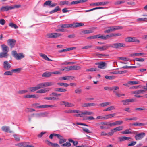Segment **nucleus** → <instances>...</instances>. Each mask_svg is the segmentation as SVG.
<instances>
[{"mask_svg": "<svg viewBox=\"0 0 147 147\" xmlns=\"http://www.w3.org/2000/svg\"><path fill=\"white\" fill-rule=\"evenodd\" d=\"M84 25V24L81 23L76 22L72 24H65L60 25L61 28H76L82 26Z\"/></svg>", "mask_w": 147, "mask_h": 147, "instance_id": "obj_1", "label": "nucleus"}, {"mask_svg": "<svg viewBox=\"0 0 147 147\" xmlns=\"http://www.w3.org/2000/svg\"><path fill=\"white\" fill-rule=\"evenodd\" d=\"M12 55L18 60H19L22 58L24 57V56L23 55V53H20L18 54L16 51H13L12 52Z\"/></svg>", "mask_w": 147, "mask_h": 147, "instance_id": "obj_2", "label": "nucleus"}, {"mask_svg": "<svg viewBox=\"0 0 147 147\" xmlns=\"http://www.w3.org/2000/svg\"><path fill=\"white\" fill-rule=\"evenodd\" d=\"M108 28H109L108 29L104 31V33H109L116 30L121 29L122 28V27L118 26H111L108 27Z\"/></svg>", "mask_w": 147, "mask_h": 147, "instance_id": "obj_3", "label": "nucleus"}, {"mask_svg": "<svg viewBox=\"0 0 147 147\" xmlns=\"http://www.w3.org/2000/svg\"><path fill=\"white\" fill-rule=\"evenodd\" d=\"M39 104L38 103H34L32 105V106L35 108L38 109L45 108H48V107H54V106L53 105H43L39 106L38 105Z\"/></svg>", "mask_w": 147, "mask_h": 147, "instance_id": "obj_4", "label": "nucleus"}, {"mask_svg": "<svg viewBox=\"0 0 147 147\" xmlns=\"http://www.w3.org/2000/svg\"><path fill=\"white\" fill-rule=\"evenodd\" d=\"M10 62L6 61L3 62V69L7 70H10L11 68V65L9 63Z\"/></svg>", "mask_w": 147, "mask_h": 147, "instance_id": "obj_5", "label": "nucleus"}, {"mask_svg": "<svg viewBox=\"0 0 147 147\" xmlns=\"http://www.w3.org/2000/svg\"><path fill=\"white\" fill-rule=\"evenodd\" d=\"M57 4L55 3H52L51 0H48L45 1L43 4L44 7L48 6L50 7H53L57 5Z\"/></svg>", "mask_w": 147, "mask_h": 147, "instance_id": "obj_6", "label": "nucleus"}, {"mask_svg": "<svg viewBox=\"0 0 147 147\" xmlns=\"http://www.w3.org/2000/svg\"><path fill=\"white\" fill-rule=\"evenodd\" d=\"M111 47L115 48L116 49L119 48L121 47H126L125 44L123 43H116L113 44L112 45H111Z\"/></svg>", "mask_w": 147, "mask_h": 147, "instance_id": "obj_7", "label": "nucleus"}, {"mask_svg": "<svg viewBox=\"0 0 147 147\" xmlns=\"http://www.w3.org/2000/svg\"><path fill=\"white\" fill-rule=\"evenodd\" d=\"M60 105H65L66 107H72L74 106L75 105L71 103H69L67 102L62 101L60 102Z\"/></svg>", "mask_w": 147, "mask_h": 147, "instance_id": "obj_8", "label": "nucleus"}, {"mask_svg": "<svg viewBox=\"0 0 147 147\" xmlns=\"http://www.w3.org/2000/svg\"><path fill=\"white\" fill-rule=\"evenodd\" d=\"M109 3V2L108 1L98 2L95 3H91L90 5V6L95 5L96 6H98L100 5H107Z\"/></svg>", "mask_w": 147, "mask_h": 147, "instance_id": "obj_9", "label": "nucleus"}, {"mask_svg": "<svg viewBox=\"0 0 147 147\" xmlns=\"http://www.w3.org/2000/svg\"><path fill=\"white\" fill-rule=\"evenodd\" d=\"M123 128V126H119L115 128H114L111 130V131L109 132V134L110 135H113L114 132V130L116 131H119L122 130Z\"/></svg>", "mask_w": 147, "mask_h": 147, "instance_id": "obj_10", "label": "nucleus"}, {"mask_svg": "<svg viewBox=\"0 0 147 147\" xmlns=\"http://www.w3.org/2000/svg\"><path fill=\"white\" fill-rule=\"evenodd\" d=\"M74 78V77L71 76H65L61 77L59 78V79L61 80H66L69 81H71L73 80Z\"/></svg>", "mask_w": 147, "mask_h": 147, "instance_id": "obj_11", "label": "nucleus"}, {"mask_svg": "<svg viewBox=\"0 0 147 147\" xmlns=\"http://www.w3.org/2000/svg\"><path fill=\"white\" fill-rule=\"evenodd\" d=\"M145 135L144 133H141L136 135L135 136V138L136 140H140Z\"/></svg>", "mask_w": 147, "mask_h": 147, "instance_id": "obj_12", "label": "nucleus"}, {"mask_svg": "<svg viewBox=\"0 0 147 147\" xmlns=\"http://www.w3.org/2000/svg\"><path fill=\"white\" fill-rule=\"evenodd\" d=\"M96 65H98V67L101 69H104L106 65V63L103 62H101L98 63H96Z\"/></svg>", "mask_w": 147, "mask_h": 147, "instance_id": "obj_13", "label": "nucleus"}, {"mask_svg": "<svg viewBox=\"0 0 147 147\" xmlns=\"http://www.w3.org/2000/svg\"><path fill=\"white\" fill-rule=\"evenodd\" d=\"M7 43L10 46L11 48L13 47L16 43V40L13 39H9L7 41Z\"/></svg>", "mask_w": 147, "mask_h": 147, "instance_id": "obj_14", "label": "nucleus"}, {"mask_svg": "<svg viewBox=\"0 0 147 147\" xmlns=\"http://www.w3.org/2000/svg\"><path fill=\"white\" fill-rule=\"evenodd\" d=\"M15 8L14 7L12 6H3L0 9L1 11L3 12L4 11H7L9 10H11Z\"/></svg>", "mask_w": 147, "mask_h": 147, "instance_id": "obj_15", "label": "nucleus"}, {"mask_svg": "<svg viewBox=\"0 0 147 147\" xmlns=\"http://www.w3.org/2000/svg\"><path fill=\"white\" fill-rule=\"evenodd\" d=\"M135 101V100L134 99H129L121 101V102H123L124 105H126L128 104L129 102H133Z\"/></svg>", "mask_w": 147, "mask_h": 147, "instance_id": "obj_16", "label": "nucleus"}, {"mask_svg": "<svg viewBox=\"0 0 147 147\" xmlns=\"http://www.w3.org/2000/svg\"><path fill=\"white\" fill-rule=\"evenodd\" d=\"M112 47L111 45H104L102 47L97 46L96 48L100 51H103L108 49L109 48Z\"/></svg>", "mask_w": 147, "mask_h": 147, "instance_id": "obj_17", "label": "nucleus"}, {"mask_svg": "<svg viewBox=\"0 0 147 147\" xmlns=\"http://www.w3.org/2000/svg\"><path fill=\"white\" fill-rule=\"evenodd\" d=\"M46 142H47V144L49 146H51L52 147H59V145L57 143H53L47 140H45Z\"/></svg>", "mask_w": 147, "mask_h": 147, "instance_id": "obj_18", "label": "nucleus"}, {"mask_svg": "<svg viewBox=\"0 0 147 147\" xmlns=\"http://www.w3.org/2000/svg\"><path fill=\"white\" fill-rule=\"evenodd\" d=\"M50 89L49 88H47L41 89L36 92L37 93H45L49 91Z\"/></svg>", "mask_w": 147, "mask_h": 147, "instance_id": "obj_19", "label": "nucleus"}, {"mask_svg": "<svg viewBox=\"0 0 147 147\" xmlns=\"http://www.w3.org/2000/svg\"><path fill=\"white\" fill-rule=\"evenodd\" d=\"M1 47L3 52L8 53L9 51L8 47L4 44L1 45Z\"/></svg>", "mask_w": 147, "mask_h": 147, "instance_id": "obj_20", "label": "nucleus"}, {"mask_svg": "<svg viewBox=\"0 0 147 147\" xmlns=\"http://www.w3.org/2000/svg\"><path fill=\"white\" fill-rule=\"evenodd\" d=\"M131 138L130 137H127L126 136L121 137L118 138V139L120 142L124 141L125 140H129V139H131Z\"/></svg>", "mask_w": 147, "mask_h": 147, "instance_id": "obj_21", "label": "nucleus"}, {"mask_svg": "<svg viewBox=\"0 0 147 147\" xmlns=\"http://www.w3.org/2000/svg\"><path fill=\"white\" fill-rule=\"evenodd\" d=\"M8 55V53L7 52H1L0 53V58H7Z\"/></svg>", "mask_w": 147, "mask_h": 147, "instance_id": "obj_22", "label": "nucleus"}, {"mask_svg": "<svg viewBox=\"0 0 147 147\" xmlns=\"http://www.w3.org/2000/svg\"><path fill=\"white\" fill-rule=\"evenodd\" d=\"M39 55L40 56H41L43 58V59H45L46 60L49 61H52V60L50 59L47 56L45 55V54L40 53L39 54Z\"/></svg>", "mask_w": 147, "mask_h": 147, "instance_id": "obj_23", "label": "nucleus"}, {"mask_svg": "<svg viewBox=\"0 0 147 147\" xmlns=\"http://www.w3.org/2000/svg\"><path fill=\"white\" fill-rule=\"evenodd\" d=\"M115 113L111 114L105 115V119H107L109 118H111L115 116Z\"/></svg>", "mask_w": 147, "mask_h": 147, "instance_id": "obj_24", "label": "nucleus"}, {"mask_svg": "<svg viewBox=\"0 0 147 147\" xmlns=\"http://www.w3.org/2000/svg\"><path fill=\"white\" fill-rule=\"evenodd\" d=\"M58 139L59 140V143L60 144L64 143L66 141V140L61 135L60 136Z\"/></svg>", "mask_w": 147, "mask_h": 147, "instance_id": "obj_25", "label": "nucleus"}, {"mask_svg": "<svg viewBox=\"0 0 147 147\" xmlns=\"http://www.w3.org/2000/svg\"><path fill=\"white\" fill-rule=\"evenodd\" d=\"M96 105L94 103H85L83 104L82 105V107H90V106H94Z\"/></svg>", "mask_w": 147, "mask_h": 147, "instance_id": "obj_26", "label": "nucleus"}, {"mask_svg": "<svg viewBox=\"0 0 147 147\" xmlns=\"http://www.w3.org/2000/svg\"><path fill=\"white\" fill-rule=\"evenodd\" d=\"M71 70H78L81 69V67L79 66L74 65L71 66Z\"/></svg>", "mask_w": 147, "mask_h": 147, "instance_id": "obj_27", "label": "nucleus"}, {"mask_svg": "<svg viewBox=\"0 0 147 147\" xmlns=\"http://www.w3.org/2000/svg\"><path fill=\"white\" fill-rule=\"evenodd\" d=\"M2 129L3 131H5L7 132H10L9 131V127L4 126L2 127Z\"/></svg>", "mask_w": 147, "mask_h": 147, "instance_id": "obj_28", "label": "nucleus"}, {"mask_svg": "<svg viewBox=\"0 0 147 147\" xmlns=\"http://www.w3.org/2000/svg\"><path fill=\"white\" fill-rule=\"evenodd\" d=\"M52 74L51 72H46L44 73L42 75V77H49Z\"/></svg>", "mask_w": 147, "mask_h": 147, "instance_id": "obj_29", "label": "nucleus"}, {"mask_svg": "<svg viewBox=\"0 0 147 147\" xmlns=\"http://www.w3.org/2000/svg\"><path fill=\"white\" fill-rule=\"evenodd\" d=\"M61 10V9L59 8V7L58 6H57L53 10L50 12V13L52 14L55 12H57L58 11H59Z\"/></svg>", "mask_w": 147, "mask_h": 147, "instance_id": "obj_30", "label": "nucleus"}, {"mask_svg": "<svg viewBox=\"0 0 147 147\" xmlns=\"http://www.w3.org/2000/svg\"><path fill=\"white\" fill-rule=\"evenodd\" d=\"M44 83L45 87L53 86L54 84V83L53 82H45Z\"/></svg>", "mask_w": 147, "mask_h": 147, "instance_id": "obj_31", "label": "nucleus"}, {"mask_svg": "<svg viewBox=\"0 0 147 147\" xmlns=\"http://www.w3.org/2000/svg\"><path fill=\"white\" fill-rule=\"evenodd\" d=\"M25 98H36V96L35 95H26L24 96Z\"/></svg>", "mask_w": 147, "mask_h": 147, "instance_id": "obj_32", "label": "nucleus"}, {"mask_svg": "<svg viewBox=\"0 0 147 147\" xmlns=\"http://www.w3.org/2000/svg\"><path fill=\"white\" fill-rule=\"evenodd\" d=\"M74 92L76 94H80L82 93V90L80 88H78L75 90Z\"/></svg>", "mask_w": 147, "mask_h": 147, "instance_id": "obj_33", "label": "nucleus"}, {"mask_svg": "<svg viewBox=\"0 0 147 147\" xmlns=\"http://www.w3.org/2000/svg\"><path fill=\"white\" fill-rule=\"evenodd\" d=\"M38 90L45 87L44 82L40 83L36 86Z\"/></svg>", "mask_w": 147, "mask_h": 147, "instance_id": "obj_34", "label": "nucleus"}, {"mask_svg": "<svg viewBox=\"0 0 147 147\" xmlns=\"http://www.w3.org/2000/svg\"><path fill=\"white\" fill-rule=\"evenodd\" d=\"M28 89L31 92H34L38 90L36 86L34 87H29L28 88Z\"/></svg>", "mask_w": 147, "mask_h": 147, "instance_id": "obj_35", "label": "nucleus"}, {"mask_svg": "<svg viewBox=\"0 0 147 147\" xmlns=\"http://www.w3.org/2000/svg\"><path fill=\"white\" fill-rule=\"evenodd\" d=\"M125 0L122 1H117L114 3V5H117L121 4H123L125 3Z\"/></svg>", "mask_w": 147, "mask_h": 147, "instance_id": "obj_36", "label": "nucleus"}, {"mask_svg": "<svg viewBox=\"0 0 147 147\" xmlns=\"http://www.w3.org/2000/svg\"><path fill=\"white\" fill-rule=\"evenodd\" d=\"M67 90L65 89L57 88L55 89V91L57 92H65Z\"/></svg>", "mask_w": 147, "mask_h": 147, "instance_id": "obj_37", "label": "nucleus"}, {"mask_svg": "<svg viewBox=\"0 0 147 147\" xmlns=\"http://www.w3.org/2000/svg\"><path fill=\"white\" fill-rule=\"evenodd\" d=\"M145 91L143 90H136L133 92V94H140L141 93L143 94L144 92Z\"/></svg>", "mask_w": 147, "mask_h": 147, "instance_id": "obj_38", "label": "nucleus"}, {"mask_svg": "<svg viewBox=\"0 0 147 147\" xmlns=\"http://www.w3.org/2000/svg\"><path fill=\"white\" fill-rule=\"evenodd\" d=\"M57 84L58 85L64 87H68L69 86L68 84L64 83H57Z\"/></svg>", "mask_w": 147, "mask_h": 147, "instance_id": "obj_39", "label": "nucleus"}, {"mask_svg": "<svg viewBox=\"0 0 147 147\" xmlns=\"http://www.w3.org/2000/svg\"><path fill=\"white\" fill-rule=\"evenodd\" d=\"M13 75V72L12 70H11V71H5L4 73V75L5 76L10 75L11 76Z\"/></svg>", "mask_w": 147, "mask_h": 147, "instance_id": "obj_40", "label": "nucleus"}, {"mask_svg": "<svg viewBox=\"0 0 147 147\" xmlns=\"http://www.w3.org/2000/svg\"><path fill=\"white\" fill-rule=\"evenodd\" d=\"M9 26L12 28H13L15 29H17L18 28V27L17 25L12 22L9 23Z\"/></svg>", "mask_w": 147, "mask_h": 147, "instance_id": "obj_41", "label": "nucleus"}, {"mask_svg": "<svg viewBox=\"0 0 147 147\" xmlns=\"http://www.w3.org/2000/svg\"><path fill=\"white\" fill-rule=\"evenodd\" d=\"M98 38H101V39H103L104 40L108 39L107 37V35H106V36L100 35V34H98Z\"/></svg>", "mask_w": 147, "mask_h": 147, "instance_id": "obj_42", "label": "nucleus"}, {"mask_svg": "<svg viewBox=\"0 0 147 147\" xmlns=\"http://www.w3.org/2000/svg\"><path fill=\"white\" fill-rule=\"evenodd\" d=\"M93 32V31L92 30H85L82 31L81 32L84 34H86L92 33Z\"/></svg>", "mask_w": 147, "mask_h": 147, "instance_id": "obj_43", "label": "nucleus"}, {"mask_svg": "<svg viewBox=\"0 0 147 147\" xmlns=\"http://www.w3.org/2000/svg\"><path fill=\"white\" fill-rule=\"evenodd\" d=\"M28 144L29 142L22 143V146L24 147H34L33 146L28 145Z\"/></svg>", "mask_w": 147, "mask_h": 147, "instance_id": "obj_44", "label": "nucleus"}, {"mask_svg": "<svg viewBox=\"0 0 147 147\" xmlns=\"http://www.w3.org/2000/svg\"><path fill=\"white\" fill-rule=\"evenodd\" d=\"M140 82L138 81H130L128 82V84H137L140 83Z\"/></svg>", "mask_w": 147, "mask_h": 147, "instance_id": "obj_45", "label": "nucleus"}, {"mask_svg": "<svg viewBox=\"0 0 147 147\" xmlns=\"http://www.w3.org/2000/svg\"><path fill=\"white\" fill-rule=\"evenodd\" d=\"M69 2L68 1H63L60 2L59 5H63L65 4L68 5Z\"/></svg>", "mask_w": 147, "mask_h": 147, "instance_id": "obj_46", "label": "nucleus"}, {"mask_svg": "<svg viewBox=\"0 0 147 147\" xmlns=\"http://www.w3.org/2000/svg\"><path fill=\"white\" fill-rule=\"evenodd\" d=\"M53 38H56L57 37L61 36L62 34L61 33H53Z\"/></svg>", "mask_w": 147, "mask_h": 147, "instance_id": "obj_47", "label": "nucleus"}, {"mask_svg": "<svg viewBox=\"0 0 147 147\" xmlns=\"http://www.w3.org/2000/svg\"><path fill=\"white\" fill-rule=\"evenodd\" d=\"M97 70L96 68H91L88 69L86 70V71H96Z\"/></svg>", "mask_w": 147, "mask_h": 147, "instance_id": "obj_48", "label": "nucleus"}, {"mask_svg": "<svg viewBox=\"0 0 147 147\" xmlns=\"http://www.w3.org/2000/svg\"><path fill=\"white\" fill-rule=\"evenodd\" d=\"M46 36L48 38H53V33L47 34Z\"/></svg>", "mask_w": 147, "mask_h": 147, "instance_id": "obj_49", "label": "nucleus"}, {"mask_svg": "<svg viewBox=\"0 0 147 147\" xmlns=\"http://www.w3.org/2000/svg\"><path fill=\"white\" fill-rule=\"evenodd\" d=\"M144 55V53H132L130 55V56L132 57L134 56H141Z\"/></svg>", "mask_w": 147, "mask_h": 147, "instance_id": "obj_50", "label": "nucleus"}, {"mask_svg": "<svg viewBox=\"0 0 147 147\" xmlns=\"http://www.w3.org/2000/svg\"><path fill=\"white\" fill-rule=\"evenodd\" d=\"M131 42H136L138 43H139L140 41L135 37H131Z\"/></svg>", "mask_w": 147, "mask_h": 147, "instance_id": "obj_51", "label": "nucleus"}, {"mask_svg": "<svg viewBox=\"0 0 147 147\" xmlns=\"http://www.w3.org/2000/svg\"><path fill=\"white\" fill-rule=\"evenodd\" d=\"M21 70V68H18L12 69L13 73H20V72Z\"/></svg>", "mask_w": 147, "mask_h": 147, "instance_id": "obj_52", "label": "nucleus"}, {"mask_svg": "<svg viewBox=\"0 0 147 147\" xmlns=\"http://www.w3.org/2000/svg\"><path fill=\"white\" fill-rule=\"evenodd\" d=\"M96 56L98 57H108L109 56L108 54H97Z\"/></svg>", "mask_w": 147, "mask_h": 147, "instance_id": "obj_53", "label": "nucleus"}, {"mask_svg": "<svg viewBox=\"0 0 147 147\" xmlns=\"http://www.w3.org/2000/svg\"><path fill=\"white\" fill-rule=\"evenodd\" d=\"M133 125L134 126H144L145 124L142 123L136 122L134 123Z\"/></svg>", "mask_w": 147, "mask_h": 147, "instance_id": "obj_54", "label": "nucleus"}, {"mask_svg": "<svg viewBox=\"0 0 147 147\" xmlns=\"http://www.w3.org/2000/svg\"><path fill=\"white\" fill-rule=\"evenodd\" d=\"M111 104V103L110 102H109L102 103L100 104V105L102 107H105L107 105H109Z\"/></svg>", "mask_w": 147, "mask_h": 147, "instance_id": "obj_55", "label": "nucleus"}, {"mask_svg": "<svg viewBox=\"0 0 147 147\" xmlns=\"http://www.w3.org/2000/svg\"><path fill=\"white\" fill-rule=\"evenodd\" d=\"M98 35H96L88 37L87 38V39H92L97 38H98Z\"/></svg>", "mask_w": 147, "mask_h": 147, "instance_id": "obj_56", "label": "nucleus"}, {"mask_svg": "<svg viewBox=\"0 0 147 147\" xmlns=\"http://www.w3.org/2000/svg\"><path fill=\"white\" fill-rule=\"evenodd\" d=\"M105 78L107 79L111 80L115 78V77L113 76H108L106 75L105 76Z\"/></svg>", "mask_w": 147, "mask_h": 147, "instance_id": "obj_57", "label": "nucleus"}, {"mask_svg": "<svg viewBox=\"0 0 147 147\" xmlns=\"http://www.w3.org/2000/svg\"><path fill=\"white\" fill-rule=\"evenodd\" d=\"M135 110L136 111H144L146 110V108L144 107H142L137 108L135 109Z\"/></svg>", "mask_w": 147, "mask_h": 147, "instance_id": "obj_58", "label": "nucleus"}, {"mask_svg": "<svg viewBox=\"0 0 147 147\" xmlns=\"http://www.w3.org/2000/svg\"><path fill=\"white\" fill-rule=\"evenodd\" d=\"M129 130H130V129H126L125 131H122L121 132V133L123 134H131L132 133Z\"/></svg>", "mask_w": 147, "mask_h": 147, "instance_id": "obj_59", "label": "nucleus"}, {"mask_svg": "<svg viewBox=\"0 0 147 147\" xmlns=\"http://www.w3.org/2000/svg\"><path fill=\"white\" fill-rule=\"evenodd\" d=\"M28 92V91L26 90H19L18 92V93L19 94H25Z\"/></svg>", "mask_w": 147, "mask_h": 147, "instance_id": "obj_60", "label": "nucleus"}, {"mask_svg": "<svg viewBox=\"0 0 147 147\" xmlns=\"http://www.w3.org/2000/svg\"><path fill=\"white\" fill-rule=\"evenodd\" d=\"M35 110L32 108H27L25 110V111L27 112H31L35 111Z\"/></svg>", "mask_w": 147, "mask_h": 147, "instance_id": "obj_61", "label": "nucleus"}, {"mask_svg": "<svg viewBox=\"0 0 147 147\" xmlns=\"http://www.w3.org/2000/svg\"><path fill=\"white\" fill-rule=\"evenodd\" d=\"M138 21H144L147 20V18H139L137 20Z\"/></svg>", "mask_w": 147, "mask_h": 147, "instance_id": "obj_62", "label": "nucleus"}, {"mask_svg": "<svg viewBox=\"0 0 147 147\" xmlns=\"http://www.w3.org/2000/svg\"><path fill=\"white\" fill-rule=\"evenodd\" d=\"M82 114H83V115H91V114H93V113L92 112L84 111V112H82Z\"/></svg>", "mask_w": 147, "mask_h": 147, "instance_id": "obj_63", "label": "nucleus"}, {"mask_svg": "<svg viewBox=\"0 0 147 147\" xmlns=\"http://www.w3.org/2000/svg\"><path fill=\"white\" fill-rule=\"evenodd\" d=\"M131 37H128L125 39V41L127 42H131Z\"/></svg>", "mask_w": 147, "mask_h": 147, "instance_id": "obj_64", "label": "nucleus"}]
</instances>
